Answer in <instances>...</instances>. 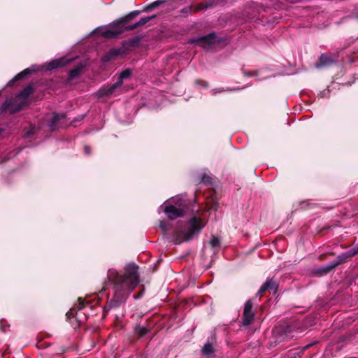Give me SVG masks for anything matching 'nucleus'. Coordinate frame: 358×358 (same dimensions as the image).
<instances>
[{
  "label": "nucleus",
  "mask_w": 358,
  "mask_h": 358,
  "mask_svg": "<svg viewBox=\"0 0 358 358\" xmlns=\"http://www.w3.org/2000/svg\"><path fill=\"white\" fill-rule=\"evenodd\" d=\"M138 267L135 264H129L125 267V274L120 275L115 269L108 270V279L114 284V296L109 301L110 308L119 306L124 302L129 294L139 283Z\"/></svg>",
  "instance_id": "obj_1"
},
{
  "label": "nucleus",
  "mask_w": 358,
  "mask_h": 358,
  "mask_svg": "<svg viewBox=\"0 0 358 358\" xmlns=\"http://www.w3.org/2000/svg\"><path fill=\"white\" fill-rule=\"evenodd\" d=\"M206 220L201 216L194 215L187 222L185 229L178 228L173 235L172 241L175 244H180L182 242L188 241L199 234L205 227Z\"/></svg>",
  "instance_id": "obj_2"
},
{
  "label": "nucleus",
  "mask_w": 358,
  "mask_h": 358,
  "mask_svg": "<svg viewBox=\"0 0 358 358\" xmlns=\"http://www.w3.org/2000/svg\"><path fill=\"white\" fill-rule=\"evenodd\" d=\"M164 211L170 220L183 216L187 209V201L183 196H175L166 201Z\"/></svg>",
  "instance_id": "obj_3"
},
{
  "label": "nucleus",
  "mask_w": 358,
  "mask_h": 358,
  "mask_svg": "<svg viewBox=\"0 0 358 358\" xmlns=\"http://www.w3.org/2000/svg\"><path fill=\"white\" fill-rule=\"evenodd\" d=\"M32 87H27L14 99L7 100L3 104V110L14 113L20 110L27 103V97L31 94Z\"/></svg>",
  "instance_id": "obj_4"
},
{
  "label": "nucleus",
  "mask_w": 358,
  "mask_h": 358,
  "mask_svg": "<svg viewBox=\"0 0 358 358\" xmlns=\"http://www.w3.org/2000/svg\"><path fill=\"white\" fill-rule=\"evenodd\" d=\"M131 75V71L129 69H125L120 73L117 81L110 86L104 85L98 91L99 96L101 97L103 96H108L113 94L115 91L120 88L123 83V80L129 78Z\"/></svg>",
  "instance_id": "obj_5"
},
{
  "label": "nucleus",
  "mask_w": 358,
  "mask_h": 358,
  "mask_svg": "<svg viewBox=\"0 0 358 358\" xmlns=\"http://www.w3.org/2000/svg\"><path fill=\"white\" fill-rule=\"evenodd\" d=\"M217 41V37L215 33H211L207 36L198 38L197 39L192 40V42L197 43L203 48L208 49L213 43Z\"/></svg>",
  "instance_id": "obj_6"
},
{
  "label": "nucleus",
  "mask_w": 358,
  "mask_h": 358,
  "mask_svg": "<svg viewBox=\"0 0 358 358\" xmlns=\"http://www.w3.org/2000/svg\"><path fill=\"white\" fill-rule=\"evenodd\" d=\"M252 302L248 300L245 302L243 310V324L248 326L250 324L254 319L255 314L252 311Z\"/></svg>",
  "instance_id": "obj_7"
},
{
  "label": "nucleus",
  "mask_w": 358,
  "mask_h": 358,
  "mask_svg": "<svg viewBox=\"0 0 358 358\" xmlns=\"http://www.w3.org/2000/svg\"><path fill=\"white\" fill-rule=\"evenodd\" d=\"M336 55L331 54H322L319 59V62L315 64L317 68L329 66L336 61Z\"/></svg>",
  "instance_id": "obj_8"
},
{
  "label": "nucleus",
  "mask_w": 358,
  "mask_h": 358,
  "mask_svg": "<svg viewBox=\"0 0 358 358\" xmlns=\"http://www.w3.org/2000/svg\"><path fill=\"white\" fill-rule=\"evenodd\" d=\"M276 288V283L273 279H267L266 281L259 288L257 295L261 297L264 292L267 290H271Z\"/></svg>",
  "instance_id": "obj_9"
},
{
  "label": "nucleus",
  "mask_w": 358,
  "mask_h": 358,
  "mask_svg": "<svg viewBox=\"0 0 358 358\" xmlns=\"http://www.w3.org/2000/svg\"><path fill=\"white\" fill-rule=\"evenodd\" d=\"M71 59H67L65 58H60L57 59L52 60L48 64V69H53L58 67L64 66L69 64Z\"/></svg>",
  "instance_id": "obj_10"
},
{
  "label": "nucleus",
  "mask_w": 358,
  "mask_h": 358,
  "mask_svg": "<svg viewBox=\"0 0 358 358\" xmlns=\"http://www.w3.org/2000/svg\"><path fill=\"white\" fill-rule=\"evenodd\" d=\"M62 118H64V115L63 114L54 113L51 120L49 122V127L52 130H54L57 124Z\"/></svg>",
  "instance_id": "obj_11"
},
{
  "label": "nucleus",
  "mask_w": 358,
  "mask_h": 358,
  "mask_svg": "<svg viewBox=\"0 0 358 358\" xmlns=\"http://www.w3.org/2000/svg\"><path fill=\"white\" fill-rule=\"evenodd\" d=\"M36 70L31 67V68H27L26 69H24V71H22L21 73H18L17 76H15V78L11 80L10 81H9V83H8V85H11V83L15 80H17L19 79H20L22 77H23L25 75H27L31 72H34Z\"/></svg>",
  "instance_id": "obj_12"
},
{
  "label": "nucleus",
  "mask_w": 358,
  "mask_h": 358,
  "mask_svg": "<svg viewBox=\"0 0 358 358\" xmlns=\"http://www.w3.org/2000/svg\"><path fill=\"white\" fill-rule=\"evenodd\" d=\"M164 1H165L164 0L155 1L150 3L147 6H145L143 10L146 11V12L155 9L156 7H157L158 6H159L160 4L163 3Z\"/></svg>",
  "instance_id": "obj_13"
},
{
  "label": "nucleus",
  "mask_w": 358,
  "mask_h": 358,
  "mask_svg": "<svg viewBox=\"0 0 358 358\" xmlns=\"http://www.w3.org/2000/svg\"><path fill=\"white\" fill-rule=\"evenodd\" d=\"M122 31H115L112 29H107L103 32V36L107 38H115L120 34Z\"/></svg>",
  "instance_id": "obj_14"
},
{
  "label": "nucleus",
  "mask_w": 358,
  "mask_h": 358,
  "mask_svg": "<svg viewBox=\"0 0 358 358\" xmlns=\"http://www.w3.org/2000/svg\"><path fill=\"white\" fill-rule=\"evenodd\" d=\"M202 352L204 355H209L213 352V348L211 344L206 343L202 348Z\"/></svg>",
  "instance_id": "obj_15"
},
{
  "label": "nucleus",
  "mask_w": 358,
  "mask_h": 358,
  "mask_svg": "<svg viewBox=\"0 0 358 358\" xmlns=\"http://www.w3.org/2000/svg\"><path fill=\"white\" fill-rule=\"evenodd\" d=\"M83 69V66L82 65H79V66H77L76 68L71 69L70 71H69V76L71 78H75L76 76H77L81 69Z\"/></svg>",
  "instance_id": "obj_16"
},
{
  "label": "nucleus",
  "mask_w": 358,
  "mask_h": 358,
  "mask_svg": "<svg viewBox=\"0 0 358 358\" xmlns=\"http://www.w3.org/2000/svg\"><path fill=\"white\" fill-rule=\"evenodd\" d=\"M135 332L138 336H143L148 332V330L142 327L138 326L135 329Z\"/></svg>",
  "instance_id": "obj_17"
},
{
  "label": "nucleus",
  "mask_w": 358,
  "mask_h": 358,
  "mask_svg": "<svg viewBox=\"0 0 358 358\" xmlns=\"http://www.w3.org/2000/svg\"><path fill=\"white\" fill-rule=\"evenodd\" d=\"M155 16L153 15L152 17H142L138 22H136V25H138V27L143 26L147 22H148L150 20L155 18Z\"/></svg>",
  "instance_id": "obj_18"
},
{
  "label": "nucleus",
  "mask_w": 358,
  "mask_h": 358,
  "mask_svg": "<svg viewBox=\"0 0 358 358\" xmlns=\"http://www.w3.org/2000/svg\"><path fill=\"white\" fill-rule=\"evenodd\" d=\"M341 262L339 261H334L331 263H330L326 268H324L323 270H324V273H327L329 272L330 270L333 269L334 268H335L336 266H338Z\"/></svg>",
  "instance_id": "obj_19"
},
{
  "label": "nucleus",
  "mask_w": 358,
  "mask_h": 358,
  "mask_svg": "<svg viewBox=\"0 0 358 358\" xmlns=\"http://www.w3.org/2000/svg\"><path fill=\"white\" fill-rule=\"evenodd\" d=\"M139 13H140L139 10L132 11L127 16L125 17L124 21L127 22V21L131 20L132 18H134V17L137 16L138 15H139Z\"/></svg>",
  "instance_id": "obj_20"
},
{
  "label": "nucleus",
  "mask_w": 358,
  "mask_h": 358,
  "mask_svg": "<svg viewBox=\"0 0 358 358\" xmlns=\"http://www.w3.org/2000/svg\"><path fill=\"white\" fill-rule=\"evenodd\" d=\"M210 6H211V3H206V4L201 3L194 8V12L196 13L203 8H207Z\"/></svg>",
  "instance_id": "obj_21"
},
{
  "label": "nucleus",
  "mask_w": 358,
  "mask_h": 358,
  "mask_svg": "<svg viewBox=\"0 0 358 358\" xmlns=\"http://www.w3.org/2000/svg\"><path fill=\"white\" fill-rule=\"evenodd\" d=\"M210 244L211 245L212 247H217L220 244V240L218 238L215 237V236H213L210 241Z\"/></svg>",
  "instance_id": "obj_22"
},
{
  "label": "nucleus",
  "mask_w": 358,
  "mask_h": 358,
  "mask_svg": "<svg viewBox=\"0 0 358 358\" xmlns=\"http://www.w3.org/2000/svg\"><path fill=\"white\" fill-rule=\"evenodd\" d=\"M358 254V244L348 252V257H352Z\"/></svg>",
  "instance_id": "obj_23"
},
{
  "label": "nucleus",
  "mask_w": 358,
  "mask_h": 358,
  "mask_svg": "<svg viewBox=\"0 0 358 358\" xmlns=\"http://www.w3.org/2000/svg\"><path fill=\"white\" fill-rule=\"evenodd\" d=\"M159 228L163 231H166L168 230V224L165 221H161L159 223Z\"/></svg>",
  "instance_id": "obj_24"
},
{
  "label": "nucleus",
  "mask_w": 358,
  "mask_h": 358,
  "mask_svg": "<svg viewBox=\"0 0 358 358\" xmlns=\"http://www.w3.org/2000/svg\"><path fill=\"white\" fill-rule=\"evenodd\" d=\"M34 134V128L31 127L29 130L24 131V136L26 137H28Z\"/></svg>",
  "instance_id": "obj_25"
},
{
  "label": "nucleus",
  "mask_w": 358,
  "mask_h": 358,
  "mask_svg": "<svg viewBox=\"0 0 358 358\" xmlns=\"http://www.w3.org/2000/svg\"><path fill=\"white\" fill-rule=\"evenodd\" d=\"M201 181L203 183H209L211 181V178L210 176H203L201 179Z\"/></svg>",
  "instance_id": "obj_26"
},
{
  "label": "nucleus",
  "mask_w": 358,
  "mask_h": 358,
  "mask_svg": "<svg viewBox=\"0 0 358 358\" xmlns=\"http://www.w3.org/2000/svg\"><path fill=\"white\" fill-rule=\"evenodd\" d=\"M137 27H138V26L136 25V23H134V24H133L131 25H129V26L125 27L124 29L127 30V31L134 30V29H136Z\"/></svg>",
  "instance_id": "obj_27"
},
{
  "label": "nucleus",
  "mask_w": 358,
  "mask_h": 358,
  "mask_svg": "<svg viewBox=\"0 0 358 358\" xmlns=\"http://www.w3.org/2000/svg\"><path fill=\"white\" fill-rule=\"evenodd\" d=\"M84 307V300H83L81 298H79L78 299V308L79 309H82Z\"/></svg>",
  "instance_id": "obj_28"
},
{
  "label": "nucleus",
  "mask_w": 358,
  "mask_h": 358,
  "mask_svg": "<svg viewBox=\"0 0 358 358\" xmlns=\"http://www.w3.org/2000/svg\"><path fill=\"white\" fill-rule=\"evenodd\" d=\"M74 315V309H71L67 313H66V317L67 318H70L71 317H73Z\"/></svg>",
  "instance_id": "obj_29"
},
{
  "label": "nucleus",
  "mask_w": 358,
  "mask_h": 358,
  "mask_svg": "<svg viewBox=\"0 0 358 358\" xmlns=\"http://www.w3.org/2000/svg\"><path fill=\"white\" fill-rule=\"evenodd\" d=\"M85 151L86 154H89L90 153V148L88 146H85Z\"/></svg>",
  "instance_id": "obj_30"
},
{
  "label": "nucleus",
  "mask_w": 358,
  "mask_h": 358,
  "mask_svg": "<svg viewBox=\"0 0 358 358\" xmlns=\"http://www.w3.org/2000/svg\"><path fill=\"white\" fill-rule=\"evenodd\" d=\"M308 346H309V345H306V346L305 347V349H307V348H308Z\"/></svg>",
  "instance_id": "obj_31"
},
{
  "label": "nucleus",
  "mask_w": 358,
  "mask_h": 358,
  "mask_svg": "<svg viewBox=\"0 0 358 358\" xmlns=\"http://www.w3.org/2000/svg\"><path fill=\"white\" fill-rule=\"evenodd\" d=\"M357 17H358V16H357Z\"/></svg>",
  "instance_id": "obj_32"
}]
</instances>
